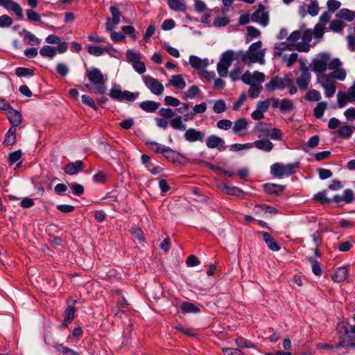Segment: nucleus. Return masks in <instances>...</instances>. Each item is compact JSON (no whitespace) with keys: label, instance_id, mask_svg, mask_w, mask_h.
Returning a JSON list of instances; mask_svg holds the SVG:
<instances>
[{"label":"nucleus","instance_id":"4468645a","mask_svg":"<svg viewBox=\"0 0 355 355\" xmlns=\"http://www.w3.org/2000/svg\"><path fill=\"white\" fill-rule=\"evenodd\" d=\"M313 38V32L310 29H306L302 31V41L298 42L297 51L299 52H308L310 50L309 43Z\"/></svg>","mask_w":355,"mask_h":355},{"label":"nucleus","instance_id":"4be33fe9","mask_svg":"<svg viewBox=\"0 0 355 355\" xmlns=\"http://www.w3.org/2000/svg\"><path fill=\"white\" fill-rule=\"evenodd\" d=\"M242 62H236L234 69L230 73V78L232 81L242 80L243 78V66L241 65Z\"/></svg>","mask_w":355,"mask_h":355},{"label":"nucleus","instance_id":"bf43d9fd","mask_svg":"<svg viewBox=\"0 0 355 355\" xmlns=\"http://www.w3.org/2000/svg\"><path fill=\"white\" fill-rule=\"evenodd\" d=\"M58 350L64 355H80V354L62 344L58 345L57 347Z\"/></svg>","mask_w":355,"mask_h":355},{"label":"nucleus","instance_id":"f3484780","mask_svg":"<svg viewBox=\"0 0 355 355\" xmlns=\"http://www.w3.org/2000/svg\"><path fill=\"white\" fill-rule=\"evenodd\" d=\"M224 144V140L215 135L209 136L206 141V145L209 148H218L219 150L226 148Z\"/></svg>","mask_w":355,"mask_h":355},{"label":"nucleus","instance_id":"0e129e2a","mask_svg":"<svg viewBox=\"0 0 355 355\" xmlns=\"http://www.w3.org/2000/svg\"><path fill=\"white\" fill-rule=\"evenodd\" d=\"M235 343L236 345L239 347H245V348H251L253 347L254 345L252 344V343L249 340H247L244 338L242 337H238L235 340Z\"/></svg>","mask_w":355,"mask_h":355},{"label":"nucleus","instance_id":"72a5a7b5","mask_svg":"<svg viewBox=\"0 0 355 355\" xmlns=\"http://www.w3.org/2000/svg\"><path fill=\"white\" fill-rule=\"evenodd\" d=\"M302 37V30H297L293 31L287 37V40H288L292 45L294 46L295 50L297 51V45L298 40L301 39Z\"/></svg>","mask_w":355,"mask_h":355},{"label":"nucleus","instance_id":"c85d7f7f","mask_svg":"<svg viewBox=\"0 0 355 355\" xmlns=\"http://www.w3.org/2000/svg\"><path fill=\"white\" fill-rule=\"evenodd\" d=\"M160 104L153 101H145L140 103V107L145 112H153L156 111Z\"/></svg>","mask_w":355,"mask_h":355},{"label":"nucleus","instance_id":"2eb2a0df","mask_svg":"<svg viewBox=\"0 0 355 355\" xmlns=\"http://www.w3.org/2000/svg\"><path fill=\"white\" fill-rule=\"evenodd\" d=\"M205 137L203 132L194 128H189L184 134V139L189 142L202 141Z\"/></svg>","mask_w":355,"mask_h":355},{"label":"nucleus","instance_id":"13d9d810","mask_svg":"<svg viewBox=\"0 0 355 355\" xmlns=\"http://www.w3.org/2000/svg\"><path fill=\"white\" fill-rule=\"evenodd\" d=\"M226 104L223 100H218L214 105V111L217 114H220L226 110Z\"/></svg>","mask_w":355,"mask_h":355},{"label":"nucleus","instance_id":"ddd939ff","mask_svg":"<svg viewBox=\"0 0 355 355\" xmlns=\"http://www.w3.org/2000/svg\"><path fill=\"white\" fill-rule=\"evenodd\" d=\"M251 20L263 26L268 25V15L265 11V7L263 5H260L259 8L252 14Z\"/></svg>","mask_w":355,"mask_h":355},{"label":"nucleus","instance_id":"7c9ffc66","mask_svg":"<svg viewBox=\"0 0 355 355\" xmlns=\"http://www.w3.org/2000/svg\"><path fill=\"white\" fill-rule=\"evenodd\" d=\"M3 7L6 8L8 10H10L15 12V14L19 17H23L22 9L21 6L16 2L10 0V3H8L6 5H4Z\"/></svg>","mask_w":355,"mask_h":355},{"label":"nucleus","instance_id":"2f4dec72","mask_svg":"<svg viewBox=\"0 0 355 355\" xmlns=\"http://www.w3.org/2000/svg\"><path fill=\"white\" fill-rule=\"evenodd\" d=\"M162 155H164L166 159L173 163L178 162L180 157V154L169 147H166Z\"/></svg>","mask_w":355,"mask_h":355},{"label":"nucleus","instance_id":"5fc2aeb1","mask_svg":"<svg viewBox=\"0 0 355 355\" xmlns=\"http://www.w3.org/2000/svg\"><path fill=\"white\" fill-rule=\"evenodd\" d=\"M15 74L18 77H24L28 76H33L34 71L32 69L26 68V67H18L15 70Z\"/></svg>","mask_w":355,"mask_h":355},{"label":"nucleus","instance_id":"864d4df0","mask_svg":"<svg viewBox=\"0 0 355 355\" xmlns=\"http://www.w3.org/2000/svg\"><path fill=\"white\" fill-rule=\"evenodd\" d=\"M306 98L309 101H319L321 99V94L316 89H311L306 93Z\"/></svg>","mask_w":355,"mask_h":355},{"label":"nucleus","instance_id":"09e8293b","mask_svg":"<svg viewBox=\"0 0 355 355\" xmlns=\"http://www.w3.org/2000/svg\"><path fill=\"white\" fill-rule=\"evenodd\" d=\"M146 144L152 150L161 154H163L164 151H165V149L167 147L155 141H148L146 143Z\"/></svg>","mask_w":355,"mask_h":355},{"label":"nucleus","instance_id":"473e14b6","mask_svg":"<svg viewBox=\"0 0 355 355\" xmlns=\"http://www.w3.org/2000/svg\"><path fill=\"white\" fill-rule=\"evenodd\" d=\"M169 84L180 89H184L186 86V82L181 75L173 76Z\"/></svg>","mask_w":355,"mask_h":355},{"label":"nucleus","instance_id":"37998d69","mask_svg":"<svg viewBox=\"0 0 355 355\" xmlns=\"http://www.w3.org/2000/svg\"><path fill=\"white\" fill-rule=\"evenodd\" d=\"M123 92L121 91L119 85H114L110 92V96L114 100L121 101V97L123 94Z\"/></svg>","mask_w":355,"mask_h":355},{"label":"nucleus","instance_id":"bb28decb","mask_svg":"<svg viewBox=\"0 0 355 355\" xmlns=\"http://www.w3.org/2000/svg\"><path fill=\"white\" fill-rule=\"evenodd\" d=\"M168 5L171 10L178 12H185L187 8L184 0H168Z\"/></svg>","mask_w":355,"mask_h":355},{"label":"nucleus","instance_id":"a19ab883","mask_svg":"<svg viewBox=\"0 0 355 355\" xmlns=\"http://www.w3.org/2000/svg\"><path fill=\"white\" fill-rule=\"evenodd\" d=\"M25 33L24 35V42L29 45H37L40 43V40L36 37L31 32L24 30Z\"/></svg>","mask_w":355,"mask_h":355},{"label":"nucleus","instance_id":"423d86ee","mask_svg":"<svg viewBox=\"0 0 355 355\" xmlns=\"http://www.w3.org/2000/svg\"><path fill=\"white\" fill-rule=\"evenodd\" d=\"M330 60V55L327 53H321L311 61V69L318 74H325Z\"/></svg>","mask_w":355,"mask_h":355},{"label":"nucleus","instance_id":"393cba45","mask_svg":"<svg viewBox=\"0 0 355 355\" xmlns=\"http://www.w3.org/2000/svg\"><path fill=\"white\" fill-rule=\"evenodd\" d=\"M276 51L275 52V55L281 56L282 51H293L295 50L294 46L291 44V43L287 40L286 42H282L276 43L275 46Z\"/></svg>","mask_w":355,"mask_h":355},{"label":"nucleus","instance_id":"412c9836","mask_svg":"<svg viewBox=\"0 0 355 355\" xmlns=\"http://www.w3.org/2000/svg\"><path fill=\"white\" fill-rule=\"evenodd\" d=\"M248 121L245 118H240L234 122L232 127L233 132L240 136H243L244 134L242 132L248 129Z\"/></svg>","mask_w":355,"mask_h":355},{"label":"nucleus","instance_id":"a878e982","mask_svg":"<svg viewBox=\"0 0 355 355\" xmlns=\"http://www.w3.org/2000/svg\"><path fill=\"white\" fill-rule=\"evenodd\" d=\"M336 17L347 21H352L355 19V12L347 8H343L336 14Z\"/></svg>","mask_w":355,"mask_h":355},{"label":"nucleus","instance_id":"de8ad7c7","mask_svg":"<svg viewBox=\"0 0 355 355\" xmlns=\"http://www.w3.org/2000/svg\"><path fill=\"white\" fill-rule=\"evenodd\" d=\"M345 24L340 20H333L329 24V28L335 33H340L343 31Z\"/></svg>","mask_w":355,"mask_h":355},{"label":"nucleus","instance_id":"aec40b11","mask_svg":"<svg viewBox=\"0 0 355 355\" xmlns=\"http://www.w3.org/2000/svg\"><path fill=\"white\" fill-rule=\"evenodd\" d=\"M259 234L262 235L263 241L271 250L279 251L280 250L279 244L268 232H260Z\"/></svg>","mask_w":355,"mask_h":355},{"label":"nucleus","instance_id":"20e7f679","mask_svg":"<svg viewBox=\"0 0 355 355\" xmlns=\"http://www.w3.org/2000/svg\"><path fill=\"white\" fill-rule=\"evenodd\" d=\"M238 62L235 51L228 50L224 52L217 64V72L220 77H227L228 69L233 61Z\"/></svg>","mask_w":355,"mask_h":355},{"label":"nucleus","instance_id":"6e6d98bb","mask_svg":"<svg viewBox=\"0 0 355 355\" xmlns=\"http://www.w3.org/2000/svg\"><path fill=\"white\" fill-rule=\"evenodd\" d=\"M309 260L311 263V268H312L313 272L315 275H318V276L321 275L322 271V268L320 267V263L318 261L315 260L312 257L309 258Z\"/></svg>","mask_w":355,"mask_h":355},{"label":"nucleus","instance_id":"79ce46f5","mask_svg":"<svg viewBox=\"0 0 355 355\" xmlns=\"http://www.w3.org/2000/svg\"><path fill=\"white\" fill-rule=\"evenodd\" d=\"M181 310L183 313H197L200 311V309L193 304L184 302L181 305Z\"/></svg>","mask_w":355,"mask_h":355},{"label":"nucleus","instance_id":"f257e3e1","mask_svg":"<svg viewBox=\"0 0 355 355\" xmlns=\"http://www.w3.org/2000/svg\"><path fill=\"white\" fill-rule=\"evenodd\" d=\"M261 47L262 42L258 41L252 43L247 51L241 50L235 51L238 62L247 65H250L252 63L263 64L266 50L262 49Z\"/></svg>","mask_w":355,"mask_h":355},{"label":"nucleus","instance_id":"4d7b16f0","mask_svg":"<svg viewBox=\"0 0 355 355\" xmlns=\"http://www.w3.org/2000/svg\"><path fill=\"white\" fill-rule=\"evenodd\" d=\"M126 58L129 62L134 63V62L140 60L141 53H137L132 49H129L126 52Z\"/></svg>","mask_w":355,"mask_h":355},{"label":"nucleus","instance_id":"6e6552de","mask_svg":"<svg viewBox=\"0 0 355 355\" xmlns=\"http://www.w3.org/2000/svg\"><path fill=\"white\" fill-rule=\"evenodd\" d=\"M292 83L293 79L288 75H286L283 78L275 76L272 78L266 84L265 87L268 92H272L275 89H283Z\"/></svg>","mask_w":355,"mask_h":355},{"label":"nucleus","instance_id":"a18cd8bd","mask_svg":"<svg viewBox=\"0 0 355 355\" xmlns=\"http://www.w3.org/2000/svg\"><path fill=\"white\" fill-rule=\"evenodd\" d=\"M255 132L257 134V137L261 138L263 137H268L270 133V130L266 128L263 123H260L255 126Z\"/></svg>","mask_w":355,"mask_h":355},{"label":"nucleus","instance_id":"e2e57ef3","mask_svg":"<svg viewBox=\"0 0 355 355\" xmlns=\"http://www.w3.org/2000/svg\"><path fill=\"white\" fill-rule=\"evenodd\" d=\"M216 126L220 130H228L232 126V122L228 119H221L217 122Z\"/></svg>","mask_w":355,"mask_h":355},{"label":"nucleus","instance_id":"338daca9","mask_svg":"<svg viewBox=\"0 0 355 355\" xmlns=\"http://www.w3.org/2000/svg\"><path fill=\"white\" fill-rule=\"evenodd\" d=\"M324 29H325V26H323V25L318 23L315 26L314 29L312 31L313 32V35H314V36L315 37L321 38L323 36V34H324Z\"/></svg>","mask_w":355,"mask_h":355},{"label":"nucleus","instance_id":"774afa93","mask_svg":"<svg viewBox=\"0 0 355 355\" xmlns=\"http://www.w3.org/2000/svg\"><path fill=\"white\" fill-rule=\"evenodd\" d=\"M298 54L297 53H292L289 56L284 57V62L286 63L288 67H291L297 60Z\"/></svg>","mask_w":355,"mask_h":355},{"label":"nucleus","instance_id":"603ef678","mask_svg":"<svg viewBox=\"0 0 355 355\" xmlns=\"http://www.w3.org/2000/svg\"><path fill=\"white\" fill-rule=\"evenodd\" d=\"M328 75L331 76L334 80L335 79L338 80H344L346 78V72L343 69L341 68L334 70L332 73Z\"/></svg>","mask_w":355,"mask_h":355},{"label":"nucleus","instance_id":"dca6fc26","mask_svg":"<svg viewBox=\"0 0 355 355\" xmlns=\"http://www.w3.org/2000/svg\"><path fill=\"white\" fill-rule=\"evenodd\" d=\"M189 63L191 66L198 71L199 73L205 69L209 64L207 58L201 59L196 55H191L189 57Z\"/></svg>","mask_w":355,"mask_h":355},{"label":"nucleus","instance_id":"680f3d73","mask_svg":"<svg viewBox=\"0 0 355 355\" xmlns=\"http://www.w3.org/2000/svg\"><path fill=\"white\" fill-rule=\"evenodd\" d=\"M341 6V3L337 0H329L327 2V7L329 12H334Z\"/></svg>","mask_w":355,"mask_h":355},{"label":"nucleus","instance_id":"6ab92c4d","mask_svg":"<svg viewBox=\"0 0 355 355\" xmlns=\"http://www.w3.org/2000/svg\"><path fill=\"white\" fill-rule=\"evenodd\" d=\"M7 116L10 123L12 124V127L16 128V127L21 123V114L18 111L11 107L7 111Z\"/></svg>","mask_w":355,"mask_h":355},{"label":"nucleus","instance_id":"ea45409f","mask_svg":"<svg viewBox=\"0 0 355 355\" xmlns=\"http://www.w3.org/2000/svg\"><path fill=\"white\" fill-rule=\"evenodd\" d=\"M40 53L43 57L52 58L56 54V49L51 46H44L41 48Z\"/></svg>","mask_w":355,"mask_h":355},{"label":"nucleus","instance_id":"7ed1b4c3","mask_svg":"<svg viewBox=\"0 0 355 355\" xmlns=\"http://www.w3.org/2000/svg\"><path fill=\"white\" fill-rule=\"evenodd\" d=\"M87 77L88 78L91 86L85 85V87L88 89H92L95 94H103L106 91V78H104L101 71L96 68L91 70H87Z\"/></svg>","mask_w":355,"mask_h":355},{"label":"nucleus","instance_id":"3c124183","mask_svg":"<svg viewBox=\"0 0 355 355\" xmlns=\"http://www.w3.org/2000/svg\"><path fill=\"white\" fill-rule=\"evenodd\" d=\"M87 52L94 56H101L104 53L105 47L102 48L98 46H87Z\"/></svg>","mask_w":355,"mask_h":355},{"label":"nucleus","instance_id":"f8f14e48","mask_svg":"<svg viewBox=\"0 0 355 355\" xmlns=\"http://www.w3.org/2000/svg\"><path fill=\"white\" fill-rule=\"evenodd\" d=\"M265 81V74L262 72L254 71L251 73L246 71L243 73V82L247 85L262 84Z\"/></svg>","mask_w":355,"mask_h":355},{"label":"nucleus","instance_id":"69168bd1","mask_svg":"<svg viewBox=\"0 0 355 355\" xmlns=\"http://www.w3.org/2000/svg\"><path fill=\"white\" fill-rule=\"evenodd\" d=\"M272 139L281 141L283 139V133L279 128H272L268 135Z\"/></svg>","mask_w":355,"mask_h":355},{"label":"nucleus","instance_id":"cd10ccee","mask_svg":"<svg viewBox=\"0 0 355 355\" xmlns=\"http://www.w3.org/2000/svg\"><path fill=\"white\" fill-rule=\"evenodd\" d=\"M273 146V144L268 139H259L254 141V147L263 151L270 152Z\"/></svg>","mask_w":355,"mask_h":355},{"label":"nucleus","instance_id":"49530a36","mask_svg":"<svg viewBox=\"0 0 355 355\" xmlns=\"http://www.w3.org/2000/svg\"><path fill=\"white\" fill-rule=\"evenodd\" d=\"M75 308L73 306H69L64 311V322L71 323L74 318Z\"/></svg>","mask_w":355,"mask_h":355},{"label":"nucleus","instance_id":"1a4fd4ad","mask_svg":"<svg viewBox=\"0 0 355 355\" xmlns=\"http://www.w3.org/2000/svg\"><path fill=\"white\" fill-rule=\"evenodd\" d=\"M300 71L301 73L296 78V83L301 90L305 91L306 89H307L308 86L310 83V81L311 79V75L309 71V69L305 65V63L304 62V61L300 60Z\"/></svg>","mask_w":355,"mask_h":355},{"label":"nucleus","instance_id":"c9c22d12","mask_svg":"<svg viewBox=\"0 0 355 355\" xmlns=\"http://www.w3.org/2000/svg\"><path fill=\"white\" fill-rule=\"evenodd\" d=\"M327 108V103L325 101L319 102L313 109V114L317 119L322 117L324 111Z\"/></svg>","mask_w":355,"mask_h":355},{"label":"nucleus","instance_id":"9d476101","mask_svg":"<svg viewBox=\"0 0 355 355\" xmlns=\"http://www.w3.org/2000/svg\"><path fill=\"white\" fill-rule=\"evenodd\" d=\"M111 17L107 19L105 23L106 31H112L115 29L116 26L119 24L121 18L124 19L119 10V8L116 6H111L110 7Z\"/></svg>","mask_w":355,"mask_h":355},{"label":"nucleus","instance_id":"c03bdc74","mask_svg":"<svg viewBox=\"0 0 355 355\" xmlns=\"http://www.w3.org/2000/svg\"><path fill=\"white\" fill-rule=\"evenodd\" d=\"M337 101L339 107H343L347 103H350L347 92L340 91L338 92Z\"/></svg>","mask_w":355,"mask_h":355},{"label":"nucleus","instance_id":"39448f33","mask_svg":"<svg viewBox=\"0 0 355 355\" xmlns=\"http://www.w3.org/2000/svg\"><path fill=\"white\" fill-rule=\"evenodd\" d=\"M298 167V163H288L284 164L279 162H276L270 166V172L272 176L282 178L284 176H289L294 174Z\"/></svg>","mask_w":355,"mask_h":355},{"label":"nucleus","instance_id":"f704fd0d","mask_svg":"<svg viewBox=\"0 0 355 355\" xmlns=\"http://www.w3.org/2000/svg\"><path fill=\"white\" fill-rule=\"evenodd\" d=\"M354 130V127L349 125H344L340 127L338 130L339 137L342 139L349 138Z\"/></svg>","mask_w":355,"mask_h":355},{"label":"nucleus","instance_id":"5701e85b","mask_svg":"<svg viewBox=\"0 0 355 355\" xmlns=\"http://www.w3.org/2000/svg\"><path fill=\"white\" fill-rule=\"evenodd\" d=\"M263 191L267 194H279L281 193L285 189L284 186L274 184V183H266L263 186Z\"/></svg>","mask_w":355,"mask_h":355},{"label":"nucleus","instance_id":"9b49d317","mask_svg":"<svg viewBox=\"0 0 355 355\" xmlns=\"http://www.w3.org/2000/svg\"><path fill=\"white\" fill-rule=\"evenodd\" d=\"M145 85L150 91L157 96L162 94L164 87L161 82L150 76H144L142 77Z\"/></svg>","mask_w":355,"mask_h":355},{"label":"nucleus","instance_id":"e433bc0d","mask_svg":"<svg viewBox=\"0 0 355 355\" xmlns=\"http://www.w3.org/2000/svg\"><path fill=\"white\" fill-rule=\"evenodd\" d=\"M249 85L248 96L252 98H257L263 88L261 84H252Z\"/></svg>","mask_w":355,"mask_h":355},{"label":"nucleus","instance_id":"4c0bfd02","mask_svg":"<svg viewBox=\"0 0 355 355\" xmlns=\"http://www.w3.org/2000/svg\"><path fill=\"white\" fill-rule=\"evenodd\" d=\"M170 125L175 130H185L187 128L186 125L182 121V117L179 115H176L175 118L171 120Z\"/></svg>","mask_w":355,"mask_h":355},{"label":"nucleus","instance_id":"8fccbe9b","mask_svg":"<svg viewBox=\"0 0 355 355\" xmlns=\"http://www.w3.org/2000/svg\"><path fill=\"white\" fill-rule=\"evenodd\" d=\"M309 14L313 17L316 16L319 12V4L317 0H313L307 8Z\"/></svg>","mask_w":355,"mask_h":355},{"label":"nucleus","instance_id":"c756f323","mask_svg":"<svg viewBox=\"0 0 355 355\" xmlns=\"http://www.w3.org/2000/svg\"><path fill=\"white\" fill-rule=\"evenodd\" d=\"M16 143V128L11 127L5 136L3 144L6 146L13 145Z\"/></svg>","mask_w":355,"mask_h":355},{"label":"nucleus","instance_id":"a211bd4d","mask_svg":"<svg viewBox=\"0 0 355 355\" xmlns=\"http://www.w3.org/2000/svg\"><path fill=\"white\" fill-rule=\"evenodd\" d=\"M84 163L80 160L68 164L64 167V171L69 175H75L84 170Z\"/></svg>","mask_w":355,"mask_h":355},{"label":"nucleus","instance_id":"58836bf2","mask_svg":"<svg viewBox=\"0 0 355 355\" xmlns=\"http://www.w3.org/2000/svg\"><path fill=\"white\" fill-rule=\"evenodd\" d=\"M294 108V104L291 100L287 98H283L280 101L279 110L282 113H286L291 111Z\"/></svg>","mask_w":355,"mask_h":355},{"label":"nucleus","instance_id":"0eeeda50","mask_svg":"<svg viewBox=\"0 0 355 355\" xmlns=\"http://www.w3.org/2000/svg\"><path fill=\"white\" fill-rule=\"evenodd\" d=\"M318 83L323 87L326 97L333 96L336 90V83L331 76L328 74H318Z\"/></svg>","mask_w":355,"mask_h":355},{"label":"nucleus","instance_id":"052dcab7","mask_svg":"<svg viewBox=\"0 0 355 355\" xmlns=\"http://www.w3.org/2000/svg\"><path fill=\"white\" fill-rule=\"evenodd\" d=\"M256 208H257V211H263L265 213H270L272 214H276L278 213V211L276 208L271 207L268 205H261L257 206Z\"/></svg>","mask_w":355,"mask_h":355},{"label":"nucleus","instance_id":"b1692460","mask_svg":"<svg viewBox=\"0 0 355 355\" xmlns=\"http://www.w3.org/2000/svg\"><path fill=\"white\" fill-rule=\"evenodd\" d=\"M348 277V267L347 266H341L338 267L336 271L332 278L334 282H340L345 281Z\"/></svg>","mask_w":355,"mask_h":355},{"label":"nucleus","instance_id":"f03ea898","mask_svg":"<svg viewBox=\"0 0 355 355\" xmlns=\"http://www.w3.org/2000/svg\"><path fill=\"white\" fill-rule=\"evenodd\" d=\"M337 331L339 341L336 345V347L355 348V324L342 321L337 324Z\"/></svg>","mask_w":355,"mask_h":355}]
</instances>
